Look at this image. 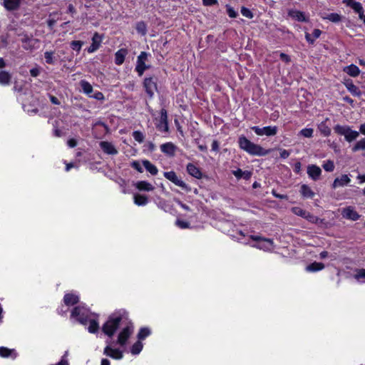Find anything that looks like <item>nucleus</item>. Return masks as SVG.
<instances>
[{
  "instance_id": "obj_1",
  "label": "nucleus",
  "mask_w": 365,
  "mask_h": 365,
  "mask_svg": "<svg viewBox=\"0 0 365 365\" xmlns=\"http://www.w3.org/2000/svg\"><path fill=\"white\" fill-rule=\"evenodd\" d=\"M129 320L128 312L120 309L110 314L107 322L103 325L102 331L111 337L120 325H124Z\"/></svg>"
},
{
  "instance_id": "obj_2",
  "label": "nucleus",
  "mask_w": 365,
  "mask_h": 365,
  "mask_svg": "<svg viewBox=\"0 0 365 365\" xmlns=\"http://www.w3.org/2000/svg\"><path fill=\"white\" fill-rule=\"evenodd\" d=\"M238 143L242 150L252 155L264 156L269 153V150H264L260 145L251 142L243 135L239 138Z\"/></svg>"
},
{
  "instance_id": "obj_3",
  "label": "nucleus",
  "mask_w": 365,
  "mask_h": 365,
  "mask_svg": "<svg viewBox=\"0 0 365 365\" xmlns=\"http://www.w3.org/2000/svg\"><path fill=\"white\" fill-rule=\"evenodd\" d=\"M334 131L341 135H344L346 140L351 142L359 136V132L353 130L349 126L336 125L334 127Z\"/></svg>"
},
{
  "instance_id": "obj_4",
  "label": "nucleus",
  "mask_w": 365,
  "mask_h": 365,
  "mask_svg": "<svg viewBox=\"0 0 365 365\" xmlns=\"http://www.w3.org/2000/svg\"><path fill=\"white\" fill-rule=\"evenodd\" d=\"M250 238L257 243L253 247L265 251L272 250L274 247L273 240L268 238H263L258 235H251Z\"/></svg>"
},
{
  "instance_id": "obj_5",
  "label": "nucleus",
  "mask_w": 365,
  "mask_h": 365,
  "mask_svg": "<svg viewBox=\"0 0 365 365\" xmlns=\"http://www.w3.org/2000/svg\"><path fill=\"white\" fill-rule=\"evenodd\" d=\"M124 326L125 327L123 328L118 336V344L122 346L125 345L128 339L133 331V325L130 319L124 324Z\"/></svg>"
},
{
  "instance_id": "obj_6",
  "label": "nucleus",
  "mask_w": 365,
  "mask_h": 365,
  "mask_svg": "<svg viewBox=\"0 0 365 365\" xmlns=\"http://www.w3.org/2000/svg\"><path fill=\"white\" fill-rule=\"evenodd\" d=\"M71 317L76 319L81 324H85L88 320L89 311L84 307H76L71 312Z\"/></svg>"
},
{
  "instance_id": "obj_7",
  "label": "nucleus",
  "mask_w": 365,
  "mask_h": 365,
  "mask_svg": "<svg viewBox=\"0 0 365 365\" xmlns=\"http://www.w3.org/2000/svg\"><path fill=\"white\" fill-rule=\"evenodd\" d=\"M147 58L148 53L145 51H142L138 56L135 71L140 76H141L144 71L149 68V66L145 64Z\"/></svg>"
},
{
  "instance_id": "obj_8",
  "label": "nucleus",
  "mask_w": 365,
  "mask_h": 365,
  "mask_svg": "<svg viewBox=\"0 0 365 365\" xmlns=\"http://www.w3.org/2000/svg\"><path fill=\"white\" fill-rule=\"evenodd\" d=\"M252 130L258 135L273 136L277 133V126H266L259 128L258 126L252 127Z\"/></svg>"
},
{
  "instance_id": "obj_9",
  "label": "nucleus",
  "mask_w": 365,
  "mask_h": 365,
  "mask_svg": "<svg viewBox=\"0 0 365 365\" xmlns=\"http://www.w3.org/2000/svg\"><path fill=\"white\" fill-rule=\"evenodd\" d=\"M164 176L165 178L173 182L175 185L182 187L185 190H189V187L187 184L179 178L174 171L165 172Z\"/></svg>"
},
{
  "instance_id": "obj_10",
  "label": "nucleus",
  "mask_w": 365,
  "mask_h": 365,
  "mask_svg": "<svg viewBox=\"0 0 365 365\" xmlns=\"http://www.w3.org/2000/svg\"><path fill=\"white\" fill-rule=\"evenodd\" d=\"M143 86L146 93L150 97H153L155 91L157 90L156 82L152 77L145 78L143 82Z\"/></svg>"
},
{
  "instance_id": "obj_11",
  "label": "nucleus",
  "mask_w": 365,
  "mask_h": 365,
  "mask_svg": "<svg viewBox=\"0 0 365 365\" xmlns=\"http://www.w3.org/2000/svg\"><path fill=\"white\" fill-rule=\"evenodd\" d=\"M307 172L308 176L314 181L318 180L322 175L321 168L316 165H309L307 166Z\"/></svg>"
},
{
  "instance_id": "obj_12",
  "label": "nucleus",
  "mask_w": 365,
  "mask_h": 365,
  "mask_svg": "<svg viewBox=\"0 0 365 365\" xmlns=\"http://www.w3.org/2000/svg\"><path fill=\"white\" fill-rule=\"evenodd\" d=\"M103 354L107 356H109L114 359H121L123 357V352L118 349H113L110 346H107L105 347L103 350Z\"/></svg>"
},
{
  "instance_id": "obj_13",
  "label": "nucleus",
  "mask_w": 365,
  "mask_h": 365,
  "mask_svg": "<svg viewBox=\"0 0 365 365\" xmlns=\"http://www.w3.org/2000/svg\"><path fill=\"white\" fill-rule=\"evenodd\" d=\"M341 215L343 217L353 221H356L360 217V215L351 206L344 208L341 211Z\"/></svg>"
},
{
  "instance_id": "obj_14",
  "label": "nucleus",
  "mask_w": 365,
  "mask_h": 365,
  "mask_svg": "<svg viewBox=\"0 0 365 365\" xmlns=\"http://www.w3.org/2000/svg\"><path fill=\"white\" fill-rule=\"evenodd\" d=\"M157 128L162 131L167 132L168 130V114L165 109L160 110V117Z\"/></svg>"
},
{
  "instance_id": "obj_15",
  "label": "nucleus",
  "mask_w": 365,
  "mask_h": 365,
  "mask_svg": "<svg viewBox=\"0 0 365 365\" xmlns=\"http://www.w3.org/2000/svg\"><path fill=\"white\" fill-rule=\"evenodd\" d=\"M100 147L103 151L108 155H116L118 154V150L115 146L110 142L101 141L100 143Z\"/></svg>"
},
{
  "instance_id": "obj_16",
  "label": "nucleus",
  "mask_w": 365,
  "mask_h": 365,
  "mask_svg": "<svg viewBox=\"0 0 365 365\" xmlns=\"http://www.w3.org/2000/svg\"><path fill=\"white\" fill-rule=\"evenodd\" d=\"M351 182V179L348 175H341L336 178L332 184V188L336 189L339 187L347 185Z\"/></svg>"
},
{
  "instance_id": "obj_17",
  "label": "nucleus",
  "mask_w": 365,
  "mask_h": 365,
  "mask_svg": "<svg viewBox=\"0 0 365 365\" xmlns=\"http://www.w3.org/2000/svg\"><path fill=\"white\" fill-rule=\"evenodd\" d=\"M101 41L102 37L98 33H95L92 38V43L87 49L88 52L91 53L98 50Z\"/></svg>"
},
{
  "instance_id": "obj_18",
  "label": "nucleus",
  "mask_w": 365,
  "mask_h": 365,
  "mask_svg": "<svg viewBox=\"0 0 365 365\" xmlns=\"http://www.w3.org/2000/svg\"><path fill=\"white\" fill-rule=\"evenodd\" d=\"M161 151L168 156H174L176 150L175 145L172 143H166L160 145Z\"/></svg>"
},
{
  "instance_id": "obj_19",
  "label": "nucleus",
  "mask_w": 365,
  "mask_h": 365,
  "mask_svg": "<svg viewBox=\"0 0 365 365\" xmlns=\"http://www.w3.org/2000/svg\"><path fill=\"white\" fill-rule=\"evenodd\" d=\"M289 16L298 21L306 22L308 21V18L306 16L305 14L300 11L291 10L289 11Z\"/></svg>"
},
{
  "instance_id": "obj_20",
  "label": "nucleus",
  "mask_w": 365,
  "mask_h": 365,
  "mask_svg": "<svg viewBox=\"0 0 365 365\" xmlns=\"http://www.w3.org/2000/svg\"><path fill=\"white\" fill-rule=\"evenodd\" d=\"M187 171L190 175L197 179H200L202 176V174L200 169L192 163L187 164Z\"/></svg>"
},
{
  "instance_id": "obj_21",
  "label": "nucleus",
  "mask_w": 365,
  "mask_h": 365,
  "mask_svg": "<svg viewBox=\"0 0 365 365\" xmlns=\"http://www.w3.org/2000/svg\"><path fill=\"white\" fill-rule=\"evenodd\" d=\"M128 54V51L125 48L119 49L115 53V63L116 65H121L125 61V58Z\"/></svg>"
},
{
  "instance_id": "obj_22",
  "label": "nucleus",
  "mask_w": 365,
  "mask_h": 365,
  "mask_svg": "<svg viewBox=\"0 0 365 365\" xmlns=\"http://www.w3.org/2000/svg\"><path fill=\"white\" fill-rule=\"evenodd\" d=\"M321 16L323 19L329 20L333 23H339L342 19V16L336 13L322 14Z\"/></svg>"
},
{
  "instance_id": "obj_23",
  "label": "nucleus",
  "mask_w": 365,
  "mask_h": 365,
  "mask_svg": "<svg viewBox=\"0 0 365 365\" xmlns=\"http://www.w3.org/2000/svg\"><path fill=\"white\" fill-rule=\"evenodd\" d=\"M0 356L4 358L11 357L12 359H15L17 356V353L16 352L15 349H11L7 347L1 346Z\"/></svg>"
},
{
  "instance_id": "obj_24",
  "label": "nucleus",
  "mask_w": 365,
  "mask_h": 365,
  "mask_svg": "<svg viewBox=\"0 0 365 365\" xmlns=\"http://www.w3.org/2000/svg\"><path fill=\"white\" fill-rule=\"evenodd\" d=\"M135 187L141 191H152L155 189L154 186L147 181H138L135 183Z\"/></svg>"
},
{
  "instance_id": "obj_25",
  "label": "nucleus",
  "mask_w": 365,
  "mask_h": 365,
  "mask_svg": "<svg viewBox=\"0 0 365 365\" xmlns=\"http://www.w3.org/2000/svg\"><path fill=\"white\" fill-rule=\"evenodd\" d=\"M79 301L78 295L73 294H66L63 297V302L67 306H72L77 304Z\"/></svg>"
},
{
  "instance_id": "obj_26",
  "label": "nucleus",
  "mask_w": 365,
  "mask_h": 365,
  "mask_svg": "<svg viewBox=\"0 0 365 365\" xmlns=\"http://www.w3.org/2000/svg\"><path fill=\"white\" fill-rule=\"evenodd\" d=\"M300 193L304 198L312 199L314 196V192L309 186L303 184L300 187Z\"/></svg>"
},
{
  "instance_id": "obj_27",
  "label": "nucleus",
  "mask_w": 365,
  "mask_h": 365,
  "mask_svg": "<svg viewBox=\"0 0 365 365\" xmlns=\"http://www.w3.org/2000/svg\"><path fill=\"white\" fill-rule=\"evenodd\" d=\"M344 71L352 77H356L360 73L359 68L356 65L354 64H351L348 66H346L344 68Z\"/></svg>"
},
{
  "instance_id": "obj_28",
  "label": "nucleus",
  "mask_w": 365,
  "mask_h": 365,
  "mask_svg": "<svg viewBox=\"0 0 365 365\" xmlns=\"http://www.w3.org/2000/svg\"><path fill=\"white\" fill-rule=\"evenodd\" d=\"M232 174L237 178H244L245 180H249L252 176V173L248 170L243 171L241 169L238 168L236 170L232 171Z\"/></svg>"
},
{
  "instance_id": "obj_29",
  "label": "nucleus",
  "mask_w": 365,
  "mask_h": 365,
  "mask_svg": "<svg viewBox=\"0 0 365 365\" xmlns=\"http://www.w3.org/2000/svg\"><path fill=\"white\" fill-rule=\"evenodd\" d=\"M11 80V75L6 71H0V84L2 86H8L9 85Z\"/></svg>"
},
{
  "instance_id": "obj_30",
  "label": "nucleus",
  "mask_w": 365,
  "mask_h": 365,
  "mask_svg": "<svg viewBox=\"0 0 365 365\" xmlns=\"http://www.w3.org/2000/svg\"><path fill=\"white\" fill-rule=\"evenodd\" d=\"M324 268V264L322 262H314L306 267V271L309 272H314L322 270Z\"/></svg>"
},
{
  "instance_id": "obj_31",
  "label": "nucleus",
  "mask_w": 365,
  "mask_h": 365,
  "mask_svg": "<svg viewBox=\"0 0 365 365\" xmlns=\"http://www.w3.org/2000/svg\"><path fill=\"white\" fill-rule=\"evenodd\" d=\"M143 165L146 169V170L149 172L151 175H156L158 174V170L157 167L155 165L152 164L149 160H143Z\"/></svg>"
},
{
  "instance_id": "obj_32",
  "label": "nucleus",
  "mask_w": 365,
  "mask_h": 365,
  "mask_svg": "<svg viewBox=\"0 0 365 365\" xmlns=\"http://www.w3.org/2000/svg\"><path fill=\"white\" fill-rule=\"evenodd\" d=\"M354 278L359 283H365V269H356Z\"/></svg>"
},
{
  "instance_id": "obj_33",
  "label": "nucleus",
  "mask_w": 365,
  "mask_h": 365,
  "mask_svg": "<svg viewBox=\"0 0 365 365\" xmlns=\"http://www.w3.org/2000/svg\"><path fill=\"white\" fill-rule=\"evenodd\" d=\"M20 3V0H4V5L8 10L16 9Z\"/></svg>"
},
{
  "instance_id": "obj_34",
  "label": "nucleus",
  "mask_w": 365,
  "mask_h": 365,
  "mask_svg": "<svg viewBox=\"0 0 365 365\" xmlns=\"http://www.w3.org/2000/svg\"><path fill=\"white\" fill-rule=\"evenodd\" d=\"M148 200L146 196L136 194L134 195V202L138 206L145 205Z\"/></svg>"
},
{
  "instance_id": "obj_35",
  "label": "nucleus",
  "mask_w": 365,
  "mask_h": 365,
  "mask_svg": "<svg viewBox=\"0 0 365 365\" xmlns=\"http://www.w3.org/2000/svg\"><path fill=\"white\" fill-rule=\"evenodd\" d=\"M80 85L84 93L90 95L92 93L93 87L88 81L82 80L80 82Z\"/></svg>"
},
{
  "instance_id": "obj_36",
  "label": "nucleus",
  "mask_w": 365,
  "mask_h": 365,
  "mask_svg": "<svg viewBox=\"0 0 365 365\" xmlns=\"http://www.w3.org/2000/svg\"><path fill=\"white\" fill-rule=\"evenodd\" d=\"M318 129L320 131V133L324 136H329L331 134V129L327 125L326 122H322L318 125Z\"/></svg>"
},
{
  "instance_id": "obj_37",
  "label": "nucleus",
  "mask_w": 365,
  "mask_h": 365,
  "mask_svg": "<svg viewBox=\"0 0 365 365\" xmlns=\"http://www.w3.org/2000/svg\"><path fill=\"white\" fill-rule=\"evenodd\" d=\"M143 347V343L140 341V340L138 339V341H136L131 347L130 352L133 355H137L140 354V352L142 351Z\"/></svg>"
},
{
  "instance_id": "obj_38",
  "label": "nucleus",
  "mask_w": 365,
  "mask_h": 365,
  "mask_svg": "<svg viewBox=\"0 0 365 365\" xmlns=\"http://www.w3.org/2000/svg\"><path fill=\"white\" fill-rule=\"evenodd\" d=\"M356 13L359 14L360 18L361 15L364 14V8L360 2H354L349 6Z\"/></svg>"
},
{
  "instance_id": "obj_39",
  "label": "nucleus",
  "mask_w": 365,
  "mask_h": 365,
  "mask_svg": "<svg viewBox=\"0 0 365 365\" xmlns=\"http://www.w3.org/2000/svg\"><path fill=\"white\" fill-rule=\"evenodd\" d=\"M346 86L348 91L354 96H359L361 95V91L353 83H347Z\"/></svg>"
},
{
  "instance_id": "obj_40",
  "label": "nucleus",
  "mask_w": 365,
  "mask_h": 365,
  "mask_svg": "<svg viewBox=\"0 0 365 365\" xmlns=\"http://www.w3.org/2000/svg\"><path fill=\"white\" fill-rule=\"evenodd\" d=\"M88 321H89L88 331L90 333H96L99 329L98 322L96 319H88Z\"/></svg>"
},
{
  "instance_id": "obj_41",
  "label": "nucleus",
  "mask_w": 365,
  "mask_h": 365,
  "mask_svg": "<svg viewBox=\"0 0 365 365\" xmlns=\"http://www.w3.org/2000/svg\"><path fill=\"white\" fill-rule=\"evenodd\" d=\"M44 58L46 63L48 64H54L56 61V58L54 56V52L53 51H46L44 53Z\"/></svg>"
},
{
  "instance_id": "obj_42",
  "label": "nucleus",
  "mask_w": 365,
  "mask_h": 365,
  "mask_svg": "<svg viewBox=\"0 0 365 365\" xmlns=\"http://www.w3.org/2000/svg\"><path fill=\"white\" fill-rule=\"evenodd\" d=\"M365 150V138H363L354 145V146L352 148L353 152H356L358 150Z\"/></svg>"
},
{
  "instance_id": "obj_43",
  "label": "nucleus",
  "mask_w": 365,
  "mask_h": 365,
  "mask_svg": "<svg viewBox=\"0 0 365 365\" xmlns=\"http://www.w3.org/2000/svg\"><path fill=\"white\" fill-rule=\"evenodd\" d=\"M150 334V331L148 328H141L138 334L139 340H143Z\"/></svg>"
},
{
  "instance_id": "obj_44",
  "label": "nucleus",
  "mask_w": 365,
  "mask_h": 365,
  "mask_svg": "<svg viewBox=\"0 0 365 365\" xmlns=\"http://www.w3.org/2000/svg\"><path fill=\"white\" fill-rule=\"evenodd\" d=\"M322 167L327 172H332L334 170V162L330 160L325 161Z\"/></svg>"
},
{
  "instance_id": "obj_45",
  "label": "nucleus",
  "mask_w": 365,
  "mask_h": 365,
  "mask_svg": "<svg viewBox=\"0 0 365 365\" xmlns=\"http://www.w3.org/2000/svg\"><path fill=\"white\" fill-rule=\"evenodd\" d=\"M292 211L294 214H295L297 216H300L302 217H304L307 211L302 209L301 207H294L292 208Z\"/></svg>"
},
{
  "instance_id": "obj_46",
  "label": "nucleus",
  "mask_w": 365,
  "mask_h": 365,
  "mask_svg": "<svg viewBox=\"0 0 365 365\" xmlns=\"http://www.w3.org/2000/svg\"><path fill=\"white\" fill-rule=\"evenodd\" d=\"M83 43L81 41H73L71 43V47L73 50L79 52L81 49Z\"/></svg>"
},
{
  "instance_id": "obj_47",
  "label": "nucleus",
  "mask_w": 365,
  "mask_h": 365,
  "mask_svg": "<svg viewBox=\"0 0 365 365\" xmlns=\"http://www.w3.org/2000/svg\"><path fill=\"white\" fill-rule=\"evenodd\" d=\"M304 218L307 220L309 222H310L312 223H314V224L318 223V222L319 220V219L317 217L312 215L309 212H307V213H306V215H305Z\"/></svg>"
},
{
  "instance_id": "obj_48",
  "label": "nucleus",
  "mask_w": 365,
  "mask_h": 365,
  "mask_svg": "<svg viewBox=\"0 0 365 365\" xmlns=\"http://www.w3.org/2000/svg\"><path fill=\"white\" fill-rule=\"evenodd\" d=\"M313 133L314 130L312 128H304L299 132V133L305 138H312Z\"/></svg>"
},
{
  "instance_id": "obj_49",
  "label": "nucleus",
  "mask_w": 365,
  "mask_h": 365,
  "mask_svg": "<svg viewBox=\"0 0 365 365\" xmlns=\"http://www.w3.org/2000/svg\"><path fill=\"white\" fill-rule=\"evenodd\" d=\"M133 138L138 143H143L144 140V135L140 131L136 130L133 133Z\"/></svg>"
},
{
  "instance_id": "obj_50",
  "label": "nucleus",
  "mask_w": 365,
  "mask_h": 365,
  "mask_svg": "<svg viewBox=\"0 0 365 365\" xmlns=\"http://www.w3.org/2000/svg\"><path fill=\"white\" fill-rule=\"evenodd\" d=\"M136 29L138 33H140L143 35H145L146 33V26L143 22L138 23V24L136 26Z\"/></svg>"
},
{
  "instance_id": "obj_51",
  "label": "nucleus",
  "mask_w": 365,
  "mask_h": 365,
  "mask_svg": "<svg viewBox=\"0 0 365 365\" xmlns=\"http://www.w3.org/2000/svg\"><path fill=\"white\" fill-rule=\"evenodd\" d=\"M175 225L181 229H187L190 227V223L187 221L178 220Z\"/></svg>"
},
{
  "instance_id": "obj_52",
  "label": "nucleus",
  "mask_w": 365,
  "mask_h": 365,
  "mask_svg": "<svg viewBox=\"0 0 365 365\" xmlns=\"http://www.w3.org/2000/svg\"><path fill=\"white\" fill-rule=\"evenodd\" d=\"M241 14L248 19H252L253 17L252 11L249 9L245 7H242Z\"/></svg>"
},
{
  "instance_id": "obj_53",
  "label": "nucleus",
  "mask_w": 365,
  "mask_h": 365,
  "mask_svg": "<svg viewBox=\"0 0 365 365\" xmlns=\"http://www.w3.org/2000/svg\"><path fill=\"white\" fill-rule=\"evenodd\" d=\"M227 12L230 18H235L237 16V13L235 11V9L228 5L227 6Z\"/></svg>"
},
{
  "instance_id": "obj_54",
  "label": "nucleus",
  "mask_w": 365,
  "mask_h": 365,
  "mask_svg": "<svg viewBox=\"0 0 365 365\" xmlns=\"http://www.w3.org/2000/svg\"><path fill=\"white\" fill-rule=\"evenodd\" d=\"M131 166H132V168H133L134 169H135L138 172H140V173L143 172L142 167H141L140 164L138 161H135V160L133 161L131 163Z\"/></svg>"
},
{
  "instance_id": "obj_55",
  "label": "nucleus",
  "mask_w": 365,
  "mask_h": 365,
  "mask_svg": "<svg viewBox=\"0 0 365 365\" xmlns=\"http://www.w3.org/2000/svg\"><path fill=\"white\" fill-rule=\"evenodd\" d=\"M90 97H92L96 100H103L104 99V96L103 94L100 92V91H97L96 92L93 96H90Z\"/></svg>"
},
{
  "instance_id": "obj_56",
  "label": "nucleus",
  "mask_w": 365,
  "mask_h": 365,
  "mask_svg": "<svg viewBox=\"0 0 365 365\" xmlns=\"http://www.w3.org/2000/svg\"><path fill=\"white\" fill-rule=\"evenodd\" d=\"M290 155V151L282 149L280 150V157L283 159L287 158Z\"/></svg>"
},
{
  "instance_id": "obj_57",
  "label": "nucleus",
  "mask_w": 365,
  "mask_h": 365,
  "mask_svg": "<svg viewBox=\"0 0 365 365\" xmlns=\"http://www.w3.org/2000/svg\"><path fill=\"white\" fill-rule=\"evenodd\" d=\"M175 201L178 205H179L185 210H187V211L190 210V208L187 205L182 203L180 200L175 199Z\"/></svg>"
},
{
  "instance_id": "obj_58",
  "label": "nucleus",
  "mask_w": 365,
  "mask_h": 365,
  "mask_svg": "<svg viewBox=\"0 0 365 365\" xmlns=\"http://www.w3.org/2000/svg\"><path fill=\"white\" fill-rule=\"evenodd\" d=\"M205 6H212L217 4V0H202Z\"/></svg>"
},
{
  "instance_id": "obj_59",
  "label": "nucleus",
  "mask_w": 365,
  "mask_h": 365,
  "mask_svg": "<svg viewBox=\"0 0 365 365\" xmlns=\"http://www.w3.org/2000/svg\"><path fill=\"white\" fill-rule=\"evenodd\" d=\"M321 34H322V31L319 29H316L313 31L312 36L316 40L317 38H318L320 36Z\"/></svg>"
},
{
  "instance_id": "obj_60",
  "label": "nucleus",
  "mask_w": 365,
  "mask_h": 365,
  "mask_svg": "<svg viewBox=\"0 0 365 365\" xmlns=\"http://www.w3.org/2000/svg\"><path fill=\"white\" fill-rule=\"evenodd\" d=\"M30 73L33 77H36L39 75L40 71L38 68H34L30 70Z\"/></svg>"
},
{
  "instance_id": "obj_61",
  "label": "nucleus",
  "mask_w": 365,
  "mask_h": 365,
  "mask_svg": "<svg viewBox=\"0 0 365 365\" xmlns=\"http://www.w3.org/2000/svg\"><path fill=\"white\" fill-rule=\"evenodd\" d=\"M67 144L71 148H74L77 145V142L75 139L71 138L68 140Z\"/></svg>"
},
{
  "instance_id": "obj_62",
  "label": "nucleus",
  "mask_w": 365,
  "mask_h": 365,
  "mask_svg": "<svg viewBox=\"0 0 365 365\" xmlns=\"http://www.w3.org/2000/svg\"><path fill=\"white\" fill-rule=\"evenodd\" d=\"M305 38H306V40L311 43H313L314 41H315V38H313V36H312V34H309V33H306L305 34Z\"/></svg>"
},
{
  "instance_id": "obj_63",
  "label": "nucleus",
  "mask_w": 365,
  "mask_h": 365,
  "mask_svg": "<svg viewBox=\"0 0 365 365\" xmlns=\"http://www.w3.org/2000/svg\"><path fill=\"white\" fill-rule=\"evenodd\" d=\"M212 150L215 152L219 150V143L217 140H213L212 143Z\"/></svg>"
},
{
  "instance_id": "obj_64",
  "label": "nucleus",
  "mask_w": 365,
  "mask_h": 365,
  "mask_svg": "<svg viewBox=\"0 0 365 365\" xmlns=\"http://www.w3.org/2000/svg\"><path fill=\"white\" fill-rule=\"evenodd\" d=\"M279 56H280V58L285 61V62H289L290 61V58L289 57V56H287V54L284 53H280L279 54Z\"/></svg>"
}]
</instances>
